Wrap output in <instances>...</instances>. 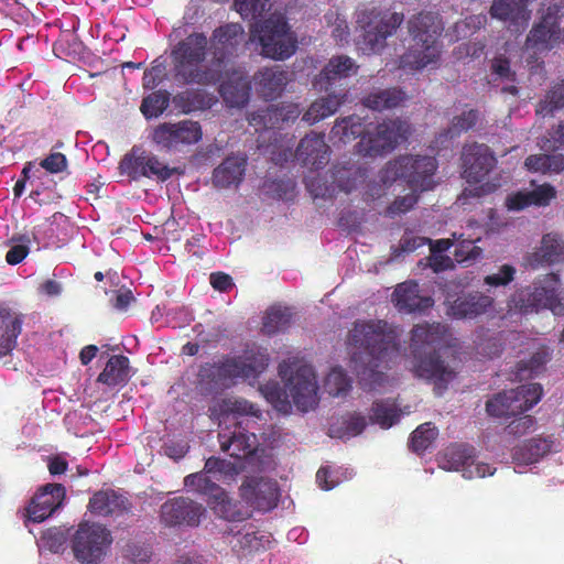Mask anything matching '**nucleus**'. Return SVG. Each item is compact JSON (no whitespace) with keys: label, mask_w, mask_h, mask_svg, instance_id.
I'll use <instances>...</instances> for the list:
<instances>
[{"label":"nucleus","mask_w":564,"mask_h":564,"mask_svg":"<svg viewBox=\"0 0 564 564\" xmlns=\"http://www.w3.org/2000/svg\"><path fill=\"white\" fill-rule=\"evenodd\" d=\"M347 345L354 349L350 368L364 390L380 387L386 380L383 370L402 356L397 332L381 319L356 321L348 332Z\"/></svg>","instance_id":"f257e3e1"},{"label":"nucleus","mask_w":564,"mask_h":564,"mask_svg":"<svg viewBox=\"0 0 564 564\" xmlns=\"http://www.w3.org/2000/svg\"><path fill=\"white\" fill-rule=\"evenodd\" d=\"M447 327L441 323L416 324L411 330L413 372L434 384L437 394L447 389L456 371L446 364L437 348L445 343Z\"/></svg>","instance_id":"f03ea898"},{"label":"nucleus","mask_w":564,"mask_h":564,"mask_svg":"<svg viewBox=\"0 0 564 564\" xmlns=\"http://www.w3.org/2000/svg\"><path fill=\"white\" fill-rule=\"evenodd\" d=\"M208 39L204 33H192L180 41L171 52L175 80L183 85L214 86L224 78L213 58L206 63Z\"/></svg>","instance_id":"7ed1b4c3"},{"label":"nucleus","mask_w":564,"mask_h":564,"mask_svg":"<svg viewBox=\"0 0 564 564\" xmlns=\"http://www.w3.org/2000/svg\"><path fill=\"white\" fill-rule=\"evenodd\" d=\"M442 31L441 22L431 12H420L412 17L409 20V33L415 45L401 57L402 67L419 70L435 63L440 57L437 40Z\"/></svg>","instance_id":"20e7f679"},{"label":"nucleus","mask_w":564,"mask_h":564,"mask_svg":"<svg viewBox=\"0 0 564 564\" xmlns=\"http://www.w3.org/2000/svg\"><path fill=\"white\" fill-rule=\"evenodd\" d=\"M404 21V14L378 7H364L356 12V25L360 30L357 45L365 53H380L387 39L394 35Z\"/></svg>","instance_id":"39448f33"},{"label":"nucleus","mask_w":564,"mask_h":564,"mask_svg":"<svg viewBox=\"0 0 564 564\" xmlns=\"http://www.w3.org/2000/svg\"><path fill=\"white\" fill-rule=\"evenodd\" d=\"M436 169L437 161L433 156L401 155L386 164L380 172V181L388 185L404 180L414 191H429L433 188Z\"/></svg>","instance_id":"423d86ee"},{"label":"nucleus","mask_w":564,"mask_h":564,"mask_svg":"<svg viewBox=\"0 0 564 564\" xmlns=\"http://www.w3.org/2000/svg\"><path fill=\"white\" fill-rule=\"evenodd\" d=\"M279 376L285 381V394L295 406L307 412L317 405V381L312 366L297 359L283 360L279 365Z\"/></svg>","instance_id":"0eeeda50"},{"label":"nucleus","mask_w":564,"mask_h":564,"mask_svg":"<svg viewBox=\"0 0 564 564\" xmlns=\"http://www.w3.org/2000/svg\"><path fill=\"white\" fill-rule=\"evenodd\" d=\"M254 32L258 33L262 54L267 57L283 61L296 51V37L281 13H273L257 24Z\"/></svg>","instance_id":"6e6552de"},{"label":"nucleus","mask_w":564,"mask_h":564,"mask_svg":"<svg viewBox=\"0 0 564 564\" xmlns=\"http://www.w3.org/2000/svg\"><path fill=\"white\" fill-rule=\"evenodd\" d=\"M543 388L540 383L521 384L489 399L486 402V411L494 417L517 416L533 408L541 400Z\"/></svg>","instance_id":"1a4fd4ad"},{"label":"nucleus","mask_w":564,"mask_h":564,"mask_svg":"<svg viewBox=\"0 0 564 564\" xmlns=\"http://www.w3.org/2000/svg\"><path fill=\"white\" fill-rule=\"evenodd\" d=\"M112 543L111 532L101 524L82 522L72 539L75 558L83 564H98Z\"/></svg>","instance_id":"9d476101"},{"label":"nucleus","mask_w":564,"mask_h":564,"mask_svg":"<svg viewBox=\"0 0 564 564\" xmlns=\"http://www.w3.org/2000/svg\"><path fill=\"white\" fill-rule=\"evenodd\" d=\"M410 133L411 127L408 121L400 118L383 120L373 131H367V135L358 142V153L377 156L391 152L399 143L406 141Z\"/></svg>","instance_id":"9b49d317"},{"label":"nucleus","mask_w":564,"mask_h":564,"mask_svg":"<svg viewBox=\"0 0 564 564\" xmlns=\"http://www.w3.org/2000/svg\"><path fill=\"white\" fill-rule=\"evenodd\" d=\"M561 286L560 275L547 273L536 278L531 285L517 290L509 301V307L522 314L540 308L551 310L554 292Z\"/></svg>","instance_id":"f8f14e48"},{"label":"nucleus","mask_w":564,"mask_h":564,"mask_svg":"<svg viewBox=\"0 0 564 564\" xmlns=\"http://www.w3.org/2000/svg\"><path fill=\"white\" fill-rule=\"evenodd\" d=\"M119 170L133 181L145 177L162 183L170 180L174 174H180L177 167H170L152 152L139 147H133L122 158L119 163Z\"/></svg>","instance_id":"ddd939ff"},{"label":"nucleus","mask_w":564,"mask_h":564,"mask_svg":"<svg viewBox=\"0 0 564 564\" xmlns=\"http://www.w3.org/2000/svg\"><path fill=\"white\" fill-rule=\"evenodd\" d=\"M202 138L199 122L188 119L175 123L163 122L152 131V141L165 151H180L184 147L198 143Z\"/></svg>","instance_id":"4468645a"},{"label":"nucleus","mask_w":564,"mask_h":564,"mask_svg":"<svg viewBox=\"0 0 564 564\" xmlns=\"http://www.w3.org/2000/svg\"><path fill=\"white\" fill-rule=\"evenodd\" d=\"M495 300L480 291L447 292L446 314L456 319H475L494 308Z\"/></svg>","instance_id":"2eb2a0df"},{"label":"nucleus","mask_w":564,"mask_h":564,"mask_svg":"<svg viewBox=\"0 0 564 564\" xmlns=\"http://www.w3.org/2000/svg\"><path fill=\"white\" fill-rule=\"evenodd\" d=\"M243 42V26L239 23H227L213 31L207 53H210L213 61L224 72L227 62L238 55Z\"/></svg>","instance_id":"dca6fc26"},{"label":"nucleus","mask_w":564,"mask_h":564,"mask_svg":"<svg viewBox=\"0 0 564 564\" xmlns=\"http://www.w3.org/2000/svg\"><path fill=\"white\" fill-rule=\"evenodd\" d=\"M562 7L552 3L543 11L541 20L533 26L527 37L528 47L536 51H550L564 41V34L560 28V12Z\"/></svg>","instance_id":"f3484780"},{"label":"nucleus","mask_w":564,"mask_h":564,"mask_svg":"<svg viewBox=\"0 0 564 564\" xmlns=\"http://www.w3.org/2000/svg\"><path fill=\"white\" fill-rule=\"evenodd\" d=\"M443 468L462 471L467 479L494 475L496 468L475 460V448L466 444H453L443 454Z\"/></svg>","instance_id":"a211bd4d"},{"label":"nucleus","mask_w":564,"mask_h":564,"mask_svg":"<svg viewBox=\"0 0 564 564\" xmlns=\"http://www.w3.org/2000/svg\"><path fill=\"white\" fill-rule=\"evenodd\" d=\"M241 379L235 357L226 356L217 362L200 366L198 380L208 392H218L231 388Z\"/></svg>","instance_id":"6ab92c4d"},{"label":"nucleus","mask_w":564,"mask_h":564,"mask_svg":"<svg viewBox=\"0 0 564 564\" xmlns=\"http://www.w3.org/2000/svg\"><path fill=\"white\" fill-rule=\"evenodd\" d=\"M241 499L259 511H270L276 507L280 489L275 480L264 477H247L240 488Z\"/></svg>","instance_id":"aec40b11"},{"label":"nucleus","mask_w":564,"mask_h":564,"mask_svg":"<svg viewBox=\"0 0 564 564\" xmlns=\"http://www.w3.org/2000/svg\"><path fill=\"white\" fill-rule=\"evenodd\" d=\"M496 164L497 159L488 145L475 142L463 148V177L468 184L480 183Z\"/></svg>","instance_id":"412c9836"},{"label":"nucleus","mask_w":564,"mask_h":564,"mask_svg":"<svg viewBox=\"0 0 564 564\" xmlns=\"http://www.w3.org/2000/svg\"><path fill=\"white\" fill-rule=\"evenodd\" d=\"M204 513L203 505L186 497H175L161 506L160 518L167 527H197Z\"/></svg>","instance_id":"4be33fe9"},{"label":"nucleus","mask_w":564,"mask_h":564,"mask_svg":"<svg viewBox=\"0 0 564 564\" xmlns=\"http://www.w3.org/2000/svg\"><path fill=\"white\" fill-rule=\"evenodd\" d=\"M301 115L296 104L270 105L265 108L250 112L247 120L258 130L281 129L284 124L294 122Z\"/></svg>","instance_id":"5701e85b"},{"label":"nucleus","mask_w":564,"mask_h":564,"mask_svg":"<svg viewBox=\"0 0 564 564\" xmlns=\"http://www.w3.org/2000/svg\"><path fill=\"white\" fill-rule=\"evenodd\" d=\"M65 488L61 484H47L34 495L25 508L26 517L32 522H43L62 505Z\"/></svg>","instance_id":"b1692460"},{"label":"nucleus","mask_w":564,"mask_h":564,"mask_svg":"<svg viewBox=\"0 0 564 564\" xmlns=\"http://www.w3.org/2000/svg\"><path fill=\"white\" fill-rule=\"evenodd\" d=\"M296 160L311 170L323 169L329 161V147L324 133L310 132L301 139L296 151Z\"/></svg>","instance_id":"393cba45"},{"label":"nucleus","mask_w":564,"mask_h":564,"mask_svg":"<svg viewBox=\"0 0 564 564\" xmlns=\"http://www.w3.org/2000/svg\"><path fill=\"white\" fill-rule=\"evenodd\" d=\"M359 65L347 55H334L325 64L315 78V86L319 90L329 91L340 82L356 75Z\"/></svg>","instance_id":"a878e982"},{"label":"nucleus","mask_w":564,"mask_h":564,"mask_svg":"<svg viewBox=\"0 0 564 564\" xmlns=\"http://www.w3.org/2000/svg\"><path fill=\"white\" fill-rule=\"evenodd\" d=\"M223 452L237 459H245L252 463L259 451L258 437L254 433L235 430L231 433L220 432L218 434Z\"/></svg>","instance_id":"bb28decb"},{"label":"nucleus","mask_w":564,"mask_h":564,"mask_svg":"<svg viewBox=\"0 0 564 564\" xmlns=\"http://www.w3.org/2000/svg\"><path fill=\"white\" fill-rule=\"evenodd\" d=\"M392 302L398 311L402 313L423 312L434 304L431 296L420 294V288L415 281H405L398 284L392 294Z\"/></svg>","instance_id":"cd10ccee"},{"label":"nucleus","mask_w":564,"mask_h":564,"mask_svg":"<svg viewBox=\"0 0 564 564\" xmlns=\"http://www.w3.org/2000/svg\"><path fill=\"white\" fill-rule=\"evenodd\" d=\"M533 0H494L490 7L492 18L509 23L514 31L525 29L530 20L528 6Z\"/></svg>","instance_id":"c85d7f7f"},{"label":"nucleus","mask_w":564,"mask_h":564,"mask_svg":"<svg viewBox=\"0 0 564 564\" xmlns=\"http://www.w3.org/2000/svg\"><path fill=\"white\" fill-rule=\"evenodd\" d=\"M257 89L267 100L275 99L288 85V73L280 66L263 67L254 76Z\"/></svg>","instance_id":"c756f323"},{"label":"nucleus","mask_w":564,"mask_h":564,"mask_svg":"<svg viewBox=\"0 0 564 564\" xmlns=\"http://www.w3.org/2000/svg\"><path fill=\"white\" fill-rule=\"evenodd\" d=\"M408 100L406 93L399 87L375 88L361 99L364 107L373 111L391 110Z\"/></svg>","instance_id":"7c9ffc66"},{"label":"nucleus","mask_w":564,"mask_h":564,"mask_svg":"<svg viewBox=\"0 0 564 564\" xmlns=\"http://www.w3.org/2000/svg\"><path fill=\"white\" fill-rule=\"evenodd\" d=\"M564 261V241L556 234H546L542 237L540 248L529 258L533 269L552 265Z\"/></svg>","instance_id":"2f4dec72"},{"label":"nucleus","mask_w":564,"mask_h":564,"mask_svg":"<svg viewBox=\"0 0 564 564\" xmlns=\"http://www.w3.org/2000/svg\"><path fill=\"white\" fill-rule=\"evenodd\" d=\"M129 508V500L112 489L95 492L88 503V510L101 517L119 514Z\"/></svg>","instance_id":"473e14b6"},{"label":"nucleus","mask_w":564,"mask_h":564,"mask_svg":"<svg viewBox=\"0 0 564 564\" xmlns=\"http://www.w3.org/2000/svg\"><path fill=\"white\" fill-rule=\"evenodd\" d=\"M246 163L245 158L227 156L213 172L214 186L218 188L238 186L243 180Z\"/></svg>","instance_id":"72a5a7b5"},{"label":"nucleus","mask_w":564,"mask_h":564,"mask_svg":"<svg viewBox=\"0 0 564 564\" xmlns=\"http://www.w3.org/2000/svg\"><path fill=\"white\" fill-rule=\"evenodd\" d=\"M21 330V317L8 308L0 307V358L9 355L15 348Z\"/></svg>","instance_id":"f704fd0d"},{"label":"nucleus","mask_w":564,"mask_h":564,"mask_svg":"<svg viewBox=\"0 0 564 564\" xmlns=\"http://www.w3.org/2000/svg\"><path fill=\"white\" fill-rule=\"evenodd\" d=\"M219 93L228 107L243 108L249 102L251 85L247 78L239 76L224 82Z\"/></svg>","instance_id":"c9c22d12"},{"label":"nucleus","mask_w":564,"mask_h":564,"mask_svg":"<svg viewBox=\"0 0 564 564\" xmlns=\"http://www.w3.org/2000/svg\"><path fill=\"white\" fill-rule=\"evenodd\" d=\"M241 379L258 378L269 365V356L260 349H247L242 355L235 356Z\"/></svg>","instance_id":"e433bc0d"},{"label":"nucleus","mask_w":564,"mask_h":564,"mask_svg":"<svg viewBox=\"0 0 564 564\" xmlns=\"http://www.w3.org/2000/svg\"><path fill=\"white\" fill-rule=\"evenodd\" d=\"M129 358L123 355H113L107 361L97 381L110 387L126 383L129 379Z\"/></svg>","instance_id":"4c0bfd02"},{"label":"nucleus","mask_w":564,"mask_h":564,"mask_svg":"<svg viewBox=\"0 0 564 564\" xmlns=\"http://www.w3.org/2000/svg\"><path fill=\"white\" fill-rule=\"evenodd\" d=\"M552 446L551 438L532 437L514 448L513 458L523 464H533L550 453Z\"/></svg>","instance_id":"58836bf2"},{"label":"nucleus","mask_w":564,"mask_h":564,"mask_svg":"<svg viewBox=\"0 0 564 564\" xmlns=\"http://www.w3.org/2000/svg\"><path fill=\"white\" fill-rule=\"evenodd\" d=\"M366 426V416L357 412L347 413L329 425L328 435L337 438H350L362 433Z\"/></svg>","instance_id":"ea45409f"},{"label":"nucleus","mask_w":564,"mask_h":564,"mask_svg":"<svg viewBox=\"0 0 564 564\" xmlns=\"http://www.w3.org/2000/svg\"><path fill=\"white\" fill-rule=\"evenodd\" d=\"M333 138L346 143L360 137L367 135L364 119L357 115L339 118L335 121L330 131Z\"/></svg>","instance_id":"a19ab883"},{"label":"nucleus","mask_w":564,"mask_h":564,"mask_svg":"<svg viewBox=\"0 0 564 564\" xmlns=\"http://www.w3.org/2000/svg\"><path fill=\"white\" fill-rule=\"evenodd\" d=\"M207 503L218 517L227 521L240 522L250 517L248 512L239 508L225 489H223V495H216L213 499L207 500Z\"/></svg>","instance_id":"79ce46f5"},{"label":"nucleus","mask_w":564,"mask_h":564,"mask_svg":"<svg viewBox=\"0 0 564 564\" xmlns=\"http://www.w3.org/2000/svg\"><path fill=\"white\" fill-rule=\"evenodd\" d=\"M293 313L290 307L282 305L270 306L262 322V332L267 335H274L285 332L292 322Z\"/></svg>","instance_id":"37998d69"},{"label":"nucleus","mask_w":564,"mask_h":564,"mask_svg":"<svg viewBox=\"0 0 564 564\" xmlns=\"http://www.w3.org/2000/svg\"><path fill=\"white\" fill-rule=\"evenodd\" d=\"M524 166L529 172L552 174L561 173L564 170L563 154H531L524 161Z\"/></svg>","instance_id":"c03bdc74"},{"label":"nucleus","mask_w":564,"mask_h":564,"mask_svg":"<svg viewBox=\"0 0 564 564\" xmlns=\"http://www.w3.org/2000/svg\"><path fill=\"white\" fill-rule=\"evenodd\" d=\"M564 108V78L554 83L546 91L544 99L536 105V113L552 116L555 111Z\"/></svg>","instance_id":"a18cd8bd"},{"label":"nucleus","mask_w":564,"mask_h":564,"mask_svg":"<svg viewBox=\"0 0 564 564\" xmlns=\"http://www.w3.org/2000/svg\"><path fill=\"white\" fill-rule=\"evenodd\" d=\"M174 102L182 112L189 113L210 107V98L202 90L187 89L174 97Z\"/></svg>","instance_id":"49530a36"},{"label":"nucleus","mask_w":564,"mask_h":564,"mask_svg":"<svg viewBox=\"0 0 564 564\" xmlns=\"http://www.w3.org/2000/svg\"><path fill=\"white\" fill-rule=\"evenodd\" d=\"M208 474L205 470L189 474L184 478V486L206 496L207 500L213 499L216 495H223L224 488L213 481Z\"/></svg>","instance_id":"de8ad7c7"},{"label":"nucleus","mask_w":564,"mask_h":564,"mask_svg":"<svg viewBox=\"0 0 564 564\" xmlns=\"http://www.w3.org/2000/svg\"><path fill=\"white\" fill-rule=\"evenodd\" d=\"M550 360V355L545 348L533 352L528 360H521L516 366V377L519 379L533 378L538 376L545 364Z\"/></svg>","instance_id":"09e8293b"},{"label":"nucleus","mask_w":564,"mask_h":564,"mask_svg":"<svg viewBox=\"0 0 564 564\" xmlns=\"http://www.w3.org/2000/svg\"><path fill=\"white\" fill-rule=\"evenodd\" d=\"M457 242L454 250V259L459 264L468 267L475 263L482 254V249L475 245L474 240L462 239L463 235L453 234Z\"/></svg>","instance_id":"8fccbe9b"},{"label":"nucleus","mask_w":564,"mask_h":564,"mask_svg":"<svg viewBox=\"0 0 564 564\" xmlns=\"http://www.w3.org/2000/svg\"><path fill=\"white\" fill-rule=\"evenodd\" d=\"M438 435L437 429L426 422L417 426L411 434L410 448L417 454L424 453Z\"/></svg>","instance_id":"3c124183"},{"label":"nucleus","mask_w":564,"mask_h":564,"mask_svg":"<svg viewBox=\"0 0 564 564\" xmlns=\"http://www.w3.org/2000/svg\"><path fill=\"white\" fill-rule=\"evenodd\" d=\"M170 105V93L156 90L144 97L141 104V112L148 119L161 116Z\"/></svg>","instance_id":"603ef678"},{"label":"nucleus","mask_w":564,"mask_h":564,"mask_svg":"<svg viewBox=\"0 0 564 564\" xmlns=\"http://www.w3.org/2000/svg\"><path fill=\"white\" fill-rule=\"evenodd\" d=\"M479 120V111L469 109L463 111L460 115L453 117L445 135L453 139L462 135L463 133L474 129Z\"/></svg>","instance_id":"864d4df0"},{"label":"nucleus","mask_w":564,"mask_h":564,"mask_svg":"<svg viewBox=\"0 0 564 564\" xmlns=\"http://www.w3.org/2000/svg\"><path fill=\"white\" fill-rule=\"evenodd\" d=\"M400 414L394 405L386 401H376L371 405L370 421L380 425L382 429H389L399 421Z\"/></svg>","instance_id":"5fc2aeb1"},{"label":"nucleus","mask_w":564,"mask_h":564,"mask_svg":"<svg viewBox=\"0 0 564 564\" xmlns=\"http://www.w3.org/2000/svg\"><path fill=\"white\" fill-rule=\"evenodd\" d=\"M350 388L351 380L339 367L333 368L325 379V389L333 397L346 394Z\"/></svg>","instance_id":"6e6d98bb"},{"label":"nucleus","mask_w":564,"mask_h":564,"mask_svg":"<svg viewBox=\"0 0 564 564\" xmlns=\"http://www.w3.org/2000/svg\"><path fill=\"white\" fill-rule=\"evenodd\" d=\"M220 412L223 414L234 415H252L259 416V409H257L249 401L241 398H226L219 404Z\"/></svg>","instance_id":"4d7b16f0"},{"label":"nucleus","mask_w":564,"mask_h":564,"mask_svg":"<svg viewBox=\"0 0 564 564\" xmlns=\"http://www.w3.org/2000/svg\"><path fill=\"white\" fill-rule=\"evenodd\" d=\"M268 0H234L236 11L243 19H256L262 14Z\"/></svg>","instance_id":"13d9d810"},{"label":"nucleus","mask_w":564,"mask_h":564,"mask_svg":"<svg viewBox=\"0 0 564 564\" xmlns=\"http://www.w3.org/2000/svg\"><path fill=\"white\" fill-rule=\"evenodd\" d=\"M166 77V66L164 62L153 61L152 66L145 69L143 74V87L145 89H154Z\"/></svg>","instance_id":"bf43d9fd"},{"label":"nucleus","mask_w":564,"mask_h":564,"mask_svg":"<svg viewBox=\"0 0 564 564\" xmlns=\"http://www.w3.org/2000/svg\"><path fill=\"white\" fill-rule=\"evenodd\" d=\"M19 243L13 245L6 254V260L9 264L15 265L21 263L29 254L30 238L25 235L13 238Z\"/></svg>","instance_id":"052dcab7"},{"label":"nucleus","mask_w":564,"mask_h":564,"mask_svg":"<svg viewBox=\"0 0 564 564\" xmlns=\"http://www.w3.org/2000/svg\"><path fill=\"white\" fill-rule=\"evenodd\" d=\"M419 196L410 193L405 196L397 197L386 209V214L390 217L395 215L405 214L411 210L417 203Z\"/></svg>","instance_id":"680f3d73"},{"label":"nucleus","mask_w":564,"mask_h":564,"mask_svg":"<svg viewBox=\"0 0 564 564\" xmlns=\"http://www.w3.org/2000/svg\"><path fill=\"white\" fill-rule=\"evenodd\" d=\"M532 206H547L556 197V189L549 183L536 186L529 191Z\"/></svg>","instance_id":"e2e57ef3"},{"label":"nucleus","mask_w":564,"mask_h":564,"mask_svg":"<svg viewBox=\"0 0 564 564\" xmlns=\"http://www.w3.org/2000/svg\"><path fill=\"white\" fill-rule=\"evenodd\" d=\"M514 274L516 269L512 265L503 264L497 273L486 275L484 282L490 286H506L514 279Z\"/></svg>","instance_id":"0e129e2a"},{"label":"nucleus","mask_w":564,"mask_h":564,"mask_svg":"<svg viewBox=\"0 0 564 564\" xmlns=\"http://www.w3.org/2000/svg\"><path fill=\"white\" fill-rule=\"evenodd\" d=\"M327 95L318 99L323 107L330 116L334 115L337 109L347 100L348 89L341 88L339 91H326Z\"/></svg>","instance_id":"69168bd1"},{"label":"nucleus","mask_w":564,"mask_h":564,"mask_svg":"<svg viewBox=\"0 0 564 564\" xmlns=\"http://www.w3.org/2000/svg\"><path fill=\"white\" fill-rule=\"evenodd\" d=\"M40 166L52 174L64 172L68 166L65 154L53 152L40 162Z\"/></svg>","instance_id":"338daca9"},{"label":"nucleus","mask_w":564,"mask_h":564,"mask_svg":"<svg viewBox=\"0 0 564 564\" xmlns=\"http://www.w3.org/2000/svg\"><path fill=\"white\" fill-rule=\"evenodd\" d=\"M535 424V420L531 415L518 414L507 426L506 431L509 435L521 436L530 431Z\"/></svg>","instance_id":"774afa93"}]
</instances>
